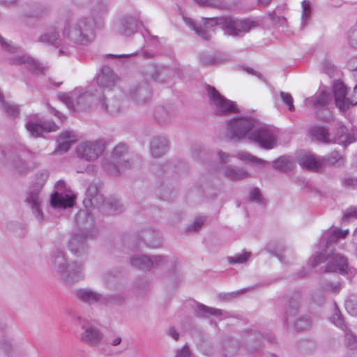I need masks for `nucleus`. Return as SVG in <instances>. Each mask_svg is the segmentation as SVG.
Masks as SVG:
<instances>
[{
	"mask_svg": "<svg viewBox=\"0 0 357 357\" xmlns=\"http://www.w3.org/2000/svg\"><path fill=\"white\" fill-rule=\"evenodd\" d=\"M63 25V36L75 45H86L95 38L94 18L81 17L75 18L72 15L65 14L61 17Z\"/></svg>",
	"mask_w": 357,
	"mask_h": 357,
	"instance_id": "f257e3e1",
	"label": "nucleus"
},
{
	"mask_svg": "<svg viewBox=\"0 0 357 357\" xmlns=\"http://www.w3.org/2000/svg\"><path fill=\"white\" fill-rule=\"evenodd\" d=\"M76 223L80 227L81 232L74 234L68 243L70 252L77 257L84 255L87 250L86 239L94 237L97 229L93 226L91 214L86 210L79 211L75 216Z\"/></svg>",
	"mask_w": 357,
	"mask_h": 357,
	"instance_id": "f03ea898",
	"label": "nucleus"
},
{
	"mask_svg": "<svg viewBox=\"0 0 357 357\" xmlns=\"http://www.w3.org/2000/svg\"><path fill=\"white\" fill-rule=\"evenodd\" d=\"M48 177L49 173L47 171H41L36 173L34 181L30 187L24 201L26 205L31 209L32 214L36 220L40 224L45 220V215L41 208L42 197L40 191Z\"/></svg>",
	"mask_w": 357,
	"mask_h": 357,
	"instance_id": "7ed1b4c3",
	"label": "nucleus"
},
{
	"mask_svg": "<svg viewBox=\"0 0 357 357\" xmlns=\"http://www.w3.org/2000/svg\"><path fill=\"white\" fill-rule=\"evenodd\" d=\"M278 130L266 125L259 124L257 121L253 130L248 135V139L265 150H271L277 146Z\"/></svg>",
	"mask_w": 357,
	"mask_h": 357,
	"instance_id": "20e7f679",
	"label": "nucleus"
},
{
	"mask_svg": "<svg viewBox=\"0 0 357 357\" xmlns=\"http://www.w3.org/2000/svg\"><path fill=\"white\" fill-rule=\"evenodd\" d=\"M211 21L220 24L229 36L241 37L257 26V23L250 20H237L231 17H220Z\"/></svg>",
	"mask_w": 357,
	"mask_h": 357,
	"instance_id": "39448f33",
	"label": "nucleus"
},
{
	"mask_svg": "<svg viewBox=\"0 0 357 357\" xmlns=\"http://www.w3.org/2000/svg\"><path fill=\"white\" fill-rule=\"evenodd\" d=\"M257 121L251 117L238 116L227 122V135L231 139L243 140L253 130Z\"/></svg>",
	"mask_w": 357,
	"mask_h": 357,
	"instance_id": "423d86ee",
	"label": "nucleus"
},
{
	"mask_svg": "<svg viewBox=\"0 0 357 357\" xmlns=\"http://www.w3.org/2000/svg\"><path fill=\"white\" fill-rule=\"evenodd\" d=\"M328 259L329 260L326 266V272H335L341 274L347 273V259L340 254L333 253L331 257H330L329 254L326 256V250H324L317 255H313L310 259L309 263L312 267H315Z\"/></svg>",
	"mask_w": 357,
	"mask_h": 357,
	"instance_id": "0eeeda50",
	"label": "nucleus"
},
{
	"mask_svg": "<svg viewBox=\"0 0 357 357\" xmlns=\"http://www.w3.org/2000/svg\"><path fill=\"white\" fill-rule=\"evenodd\" d=\"M93 94L91 91L82 88H76L70 93H59L57 97L71 110L78 107L85 109L93 102Z\"/></svg>",
	"mask_w": 357,
	"mask_h": 357,
	"instance_id": "6e6552de",
	"label": "nucleus"
},
{
	"mask_svg": "<svg viewBox=\"0 0 357 357\" xmlns=\"http://www.w3.org/2000/svg\"><path fill=\"white\" fill-rule=\"evenodd\" d=\"M102 184L99 182H92L89 184L86 192L84 204L88 206H99L101 204H106L113 212L119 211L120 204L118 200H105L101 194Z\"/></svg>",
	"mask_w": 357,
	"mask_h": 357,
	"instance_id": "1a4fd4ad",
	"label": "nucleus"
},
{
	"mask_svg": "<svg viewBox=\"0 0 357 357\" xmlns=\"http://www.w3.org/2000/svg\"><path fill=\"white\" fill-rule=\"evenodd\" d=\"M142 26L141 14L138 10L126 13L122 15L115 24V29L119 33L130 36L136 33Z\"/></svg>",
	"mask_w": 357,
	"mask_h": 357,
	"instance_id": "9d476101",
	"label": "nucleus"
},
{
	"mask_svg": "<svg viewBox=\"0 0 357 357\" xmlns=\"http://www.w3.org/2000/svg\"><path fill=\"white\" fill-rule=\"evenodd\" d=\"M333 93L335 105L340 112H346L351 106L357 105V84L354 88L352 94L349 96L343 82L337 81L333 85Z\"/></svg>",
	"mask_w": 357,
	"mask_h": 357,
	"instance_id": "9b49d317",
	"label": "nucleus"
},
{
	"mask_svg": "<svg viewBox=\"0 0 357 357\" xmlns=\"http://www.w3.org/2000/svg\"><path fill=\"white\" fill-rule=\"evenodd\" d=\"M11 151L10 165L14 171L19 174H24L29 172L32 167L29 166L28 161L33 159L35 153L22 145H17V148L11 149Z\"/></svg>",
	"mask_w": 357,
	"mask_h": 357,
	"instance_id": "f8f14e48",
	"label": "nucleus"
},
{
	"mask_svg": "<svg viewBox=\"0 0 357 357\" xmlns=\"http://www.w3.org/2000/svg\"><path fill=\"white\" fill-rule=\"evenodd\" d=\"M207 93L209 100L213 105L217 114L222 115L238 112L236 103L222 96L215 87L208 85Z\"/></svg>",
	"mask_w": 357,
	"mask_h": 357,
	"instance_id": "ddd939ff",
	"label": "nucleus"
},
{
	"mask_svg": "<svg viewBox=\"0 0 357 357\" xmlns=\"http://www.w3.org/2000/svg\"><path fill=\"white\" fill-rule=\"evenodd\" d=\"M105 142L102 139L89 141L80 144L77 148L79 158L88 161L96 160L105 150Z\"/></svg>",
	"mask_w": 357,
	"mask_h": 357,
	"instance_id": "4468645a",
	"label": "nucleus"
},
{
	"mask_svg": "<svg viewBox=\"0 0 357 357\" xmlns=\"http://www.w3.org/2000/svg\"><path fill=\"white\" fill-rule=\"evenodd\" d=\"M25 127L29 135L34 138L40 137L44 132H54L59 128L54 121L38 119L36 115L28 118Z\"/></svg>",
	"mask_w": 357,
	"mask_h": 357,
	"instance_id": "2eb2a0df",
	"label": "nucleus"
},
{
	"mask_svg": "<svg viewBox=\"0 0 357 357\" xmlns=\"http://www.w3.org/2000/svg\"><path fill=\"white\" fill-rule=\"evenodd\" d=\"M82 329L79 336L82 342L91 347L98 346L101 343L104 335L100 328L93 325L85 324Z\"/></svg>",
	"mask_w": 357,
	"mask_h": 357,
	"instance_id": "dca6fc26",
	"label": "nucleus"
},
{
	"mask_svg": "<svg viewBox=\"0 0 357 357\" xmlns=\"http://www.w3.org/2000/svg\"><path fill=\"white\" fill-rule=\"evenodd\" d=\"M9 63L13 65L24 64L27 69L35 74H44L45 66L38 61L26 55H15L8 58Z\"/></svg>",
	"mask_w": 357,
	"mask_h": 357,
	"instance_id": "f3484780",
	"label": "nucleus"
},
{
	"mask_svg": "<svg viewBox=\"0 0 357 357\" xmlns=\"http://www.w3.org/2000/svg\"><path fill=\"white\" fill-rule=\"evenodd\" d=\"M83 269L82 264L73 261L67 266L59 277L66 283L71 284L84 278Z\"/></svg>",
	"mask_w": 357,
	"mask_h": 357,
	"instance_id": "a211bd4d",
	"label": "nucleus"
},
{
	"mask_svg": "<svg viewBox=\"0 0 357 357\" xmlns=\"http://www.w3.org/2000/svg\"><path fill=\"white\" fill-rule=\"evenodd\" d=\"M144 74L147 81L154 80L162 83L171 77L172 71L165 67L149 65L144 68Z\"/></svg>",
	"mask_w": 357,
	"mask_h": 357,
	"instance_id": "6ab92c4d",
	"label": "nucleus"
},
{
	"mask_svg": "<svg viewBox=\"0 0 357 357\" xmlns=\"http://www.w3.org/2000/svg\"><path fill=\"white\" fill-rule=\"evenodd\" d=\"M119 81L118 76L109 66H103L96 76V82L100 88L112 89Z\"/></svg>",
	"mask_w": 357,
	"mask_h": 357,
	"instance_id": "aec40b11",
	"label": "nucleus"
},
{
	"mask_svg": "<svg viewBox=\"0 0 357 357\" xmlns=\"http://www.w3.org/2000/svg\"><path fill=\"white\" fill-rule=\"evenodd\" d=\"M75 4L89 9L93 16L105 15L107 12V6L103 0H73Z\"/></svg>",
	"mask_w": 357,
	"mask_h": 357,
	"instance_id": "412c9836",
	"label": "nucleus"
},
{
	"mask_svg": "<svg viewBox=\"0 0 357 357\" xmlns=\"http://www.w3.org/2000/svg\"><path fill=\"white\" fill-rule=\"evenodd\" d=\"M215 17H210V18H204V27H202V26H197L194 20L190 17H187L185 16H183V21L192 30L195 31V33L202 37L203 39L208 40L211 38V33L209 31L206 29L209 27H212L214 25H219L212 21L211 20L214 19Z\"/></svg>",
	"mask_w": 357,
	"mask_h": 357,
	"instance_id": "4be33fe9",
	"label": "nucleus"
},
{
	"mask_svg": "<svg viewBox=\"0 0 357 357\" xmlns=\"http://www.w3.org/2000/svg\"><path fill=\"white\" fill-rule=\"evenodd\" d=\"M75 296L79 300L90 305L97 303H103L107 301L105 296L89 288L77 289Z\"/></svg>",
	"mask_w": 357,
	"mask_h": 357,
	"instance_id": "5701e85b",
	"label": "nucleus"
},
{
	"mask_svg": "<svg viewBox=\"0 0 357 357\" xmlns=\"http://www.w3.org/2000/svg\"><path fill=\"white\" fill-rule=\"evenodd\" d=\"M69 264L65 252L59 249H55L51 255V266L59 276L64 271L67 266Z\"/></svg>",
	"mask_w": 357,
	"mask_h": 357,
	"instance_id": "b1692460",
	"label": "nucleus"
},
{
	"mask_svg": "<svg viewBox=\"0 0 357 357\" xmlns=\"http://www.w3.org/2000/svg\"><path fill=\"white\" fill-rule=\"evenodd\" d=\"M50 204L54 208H66L73 206L74 198L71 195L56 191L51 195Z\"/></svg>",
	"mask_w": 357,
	"mask_h": 357,
	"instance_id": "393cba45",
	"label": "nucleus"
},
{
	"mask_svg": "<svg viewBox=\"0 0 357 357\" xmlns=\"http://www.w3.org/2000/svg\"><path fill=\"white\" fill-rule=\"evenodd\" d=\"M348 233L349 229L342 230L340 228H335L331 231L324 233L321 238L320 243L328 248L336 243L339 238H345Z\"/></svg>",
	"mask_w": 357,
	"mask_h": 357,
	"instance_id": "a878e982",
	"label": "nucleus"
},
{
	"mask_svg": "<svg viewBox=\"0 0 357 357\" xmlns=\"http://www.w3.org/2000/svg\"><path fill=\"white\" fill-rule=\"evenodd\" d=\"M98 103L103 111L111 115L116 114L121 111V102L116 98L107 100L105 96H101L98 98Z\"/></svg>",
	"mask_w": 357,
	"mask_h": 357,
	"instance_id": "bb28decb",
	"label": "nucleus"
},
{
	"mask_svg": "<svg viewBox=\"0 0 357 357\" xmlns=\"http://www.w3.org/2000/svg\"><path fill=\"white\" fill-rule=\"evenodd\" d=\"M331 139L332 143L338 144L344 147L355 141L354 135L348 132L347 128L343 125H340L337 128L335 137Z\"/></svg>",
	"mask_w": 357,
	"mask_h": 357,
	"instance_id": "cd10ccee",
	"label": "nucleus"
},
{
	"mask_svg": "<svg viewBox=\"0 0 357 357\" xmlns=\"http://www.w3.org/2000/svg\"><path fill=\"white\" fill-rule=\"evenodd\" d=\"M168 149V141L165 137H154L151 142V153L154 158L162 156Z\"/></svg>",
	"mask_w": 357,
	"mask_h": 357,
	"instance_id": "c85d7f7f",
	"label": "nucleus"
},
{
	"mask_svg": "<svg viewBox=\"0 0 357 357\" xmlns=\"http://www.w3.org/2000/svg\"><path fill=\"white\" fill-rule=\"evenodd\" d=\"M301 305V296L296 295L291 298L284 317V323L288 326L289 322L298 314Z\"/></svg>",
	"mask_w": 357,
	"mask_h": 357,
	"instance_id": "c756f323",
	"label": "nucleus"
},
{
	"mask_svg": "<svg viewBox=\"0 0 357 357\" xmlns=\"http://www.w3.org/2000/svg\"><path fill=\"white\" fill-rule=\"evenodd\" d=\"M141 238L147 247L158 248L162 245L160 234L153 229H146L142 232Z\"/></svg>",
	"mask_w": 357,
	"mask_h": 357,
	"instance_id": "7c9ffc66",
	"label": "nucleus"
},
{
	"mask_svg": "<svg viewBox=\"0 0 357 357\" xmlns=\"http://www.w3.org/2000/svg\"><path fill=\"white\" fill-rule=\"evenodd\" d=\"M132 266L147 272L151 271V259L149 255L136 254L130 258Z\"/></svg>",
	"mask_w": 357,
	"mask_h": 357,
	"instance_id": "2f4dec72",
	"label": "nucleus"
},
{
	"mask_svg": "<svg viewBox=\"0 0 357 357\" xmlns=\"http://www.w3.org/2000/svg\"><path fill=\"white\" fill-rule=\"evenodd\" d=\"M39 43L59 47L62 45V40L57 31L52 30L40 36L38 38Z\"/></svg>",
	"mask_w": 357,
	"mask_h": 357,
	"instance_id": "473e14b6",
	"label": "nucleus"
},
{
	"mask_svg": "<svg viewBox=\"0 0 357 357\" xmlns=\"http://www.w3.org/2000/svg\"><path fill=\"white\" fill-rule=\"evenodd\" d=\"M73 133L69 131L61 132L57 139L56 151L60 154L64 153L69 150L73 144L75 142V139H72Z\"/></svg>",
	"mask_w": 357,
	"mask_h": 357,
	"instance_id": "72a5a7b5",
	"label": "nucleus"
},
{
	"mask_svg": "<svg viewBox=\"0 0 357 357\" xmlns=\"http://www.w3.org/2000/svg\"><path fill=\"white\" fill-rule=\"evenodd\" d=\"M311 136L316 140L325 143H332V139L331 138V134L328 130L323 126H316L311 128L310 130Z\"/></svg>",
	"mask_w": 357,
	"mask_h": 357,
	"instance_id": "f704fd0d",
	"label": "nucleus"
},
{
	"mask_svg": "<svg viewBox=\"0 0 357 357\" xmlns=\"http://www.w3.org/2000/svg\"><path fill=\"white\" fill-rule=\"evenodd\" d=\"M0 107L10 118L15 119L20 115V109L17 105L6 101L3 94L0 91Z\"/></svg>",
	"mask_w": 357,
	"mask_h": 357,
	"instance_id": "c9c22d12",
	"label": "nucleus"
},
{
	"mask_svg": "<svg viewBox=\"0 0 357 357\" xmlns=\"http://www.w3.org/2000/svg\"><path fill=\"white\" fill-rule=\"evenodd\" d=\"M150 89L146 85L138 86L132 89L131 96L138 103H145L150 97Z\"/></svg>",
	"mask_w": 357,
	"mask_h": 357,
	"instance_id": "e433bc0d",
	"label": "nucleus"
},
{
	"mask_svg": "<svg viewBox=\"0 0 357 357\" xmlns=\"http://www.w3.org/2000/svg\"><path fill=\"white\" fill-rule=\"evenodd\" d=\"M151 270L152 268H160L164 267L167 263L170 262L175 266L177 260L175 257H170L164 255H151Z\"/></svg>",
	"mask_w": 357,
	"mask_h": 357,
	"instance_id": "4c0bfd02",
	"label": "nucleus"
},
{
	"mask_svg": "<svg viewBox=\"0 0 357 357\" xmlns=\"http://www.w3.org/2000/svg\"><path fill=\"white\" fill-rule=\"evenodd\" d=\"M225 175L230 180L237 181L250 177V174L243 168L226 167Z\"/></svg>",
	"mask_w": 357,
	"mask_h": 357,
	"instance_id": "58836bf2",
	"label": "nucleus"
},
{
	"mask_svg": "<svg viewBox=\"0 0 357 357\" xmlns=\"http://www.w3.org/2000/svg\"><path fill=\"white\" fill-rule=\"evenodd\" d=\"M331 97L329 93L323 91L320 94L312 98H307L306 100L307 104L312 103L313 107L316 109L326 107L331 100Z\"/></svg>",
	"mask_w": 357,
	"mask_h": 357,
	"instance_id": "ea45409f",
	"label": "nucleus"
},
{
	"mask_svg": "<svg viewBox=\"0 0 357 357\" xmlns=\"http://www.w3.org/2000/svg\"><path fill=\"white\" fill-rule=\"evenodd\" d=\"M173 116V111L165 107H158L155 111V118L158 123L165 125L170 122Z\"/></svg>",
	"mask_w": 357,
	"mask_h": 357,
	"instance_id": "a19ab883",
	"label": "nucleus"
},
{
	"mask_svg": "<svg viewBox=\"0 0 357 357\" xmlns=\"http://www.w3.org/2000/svg\"><path fill=\"white\" fill-rule=\"evenodd\" d=\"M236 158L241 160L252 164L256 167H264L267 164H268V162L259 158H257V156H255L248 152L238 153L236 155Z\"/></svg>",
	"mask_w": 357,
	"mask_h": 357,
	"instance_id": "79ce46f5",
	"label": "nucleus"
},
{
	"mask_svg": "<svg viewBox=\"0 0 357 357\" xmlns=\"http://www.w3.org/2000/svg\"><path fill=\"white\" fill-rule=\"evenodd\" d=\"M103 167L110 174L117 176L120 174L121 168L123 169V167H130V164L128 161L126 160L119 164H116L113 161L105 160L103 162Z\"/></svg>",
	"mask_w": 357,
	"mask_h": 357,
	"instance_id": "37998d69",
	"label": "nucleus"
},
{
	"mask_svg": "<svg viewBox=\"0 0 357 357\" xmlns=\"http://www.w3.org/2000/svg\"><path fill=\"white\" fill-rule=\"evenodd\" d=\"M299 163L307 169L312 171H318L323 166L321 158L317 160L312 155H306L303 157L300 160Z\"/></svg>",
	"mask_w": 357,
	"mask_h": 357,
	"instance_id": "c03bdc74",
	"label": "nucleus"
},
{
	"mask_svg": "<svg viewBox=\"0 0 357 357\" xmlns=\"http://www.w3.org/2000/svg\"><path fill=\"white\" fill-rule=\"evenodd\" d=\"M196 314L199 317H208L209 314L215 317L222 315V310L214 307L206 306L202 303H198L196 307Z\"/></svg>",
	"mask_w": 357,
	"mask_h": 357,
	"instance_id": "a18cd8bd",
	"label": "nucleus"
},
{
	"mask_svg": "<svg viewBox=\"0 0 357 357\" xmlns=\"http://www.w3.org/2000/svg\"><path fill=\"white\" fill-rule=\"evenodd\" d=\"M273 167L280 172H287L292 168V160L291 157L282 155L273 161Z\"/></svg>",
	"mask_w": 357,
	"mask_h": 357,
	"instance_id": "49530a36",
	"label": "nucleus"
},
{
	"mask_svg": "<svg viewBox=\"0 0 357 357\" xmlns=\"http://www.w3.org/2000/svg\"><path fill=\"white\" fill-rule=\"evenodd\" d=\"M323 165H333L338 163L339 166L344 164V157L338 151H333L328 155L321 158Z\"/></svg>",
	"mask_w": 357,
	"mask_h": 357,
	"instance_id": "de8ad7c7",
	"label": "nucleus"
},
{
	"mask_svg": "<svg viewBox=\"0 0 357 357\" xmlns=\"http://www.w3.org/2000/svg\"><path fill=\"white\" fill-rule=\"evenodd\" d=\"M222 59L215 54L202 53L199 55V62L204 66H213L222 63Z\"/></svg>",
	"mask_w": 357,
	"mask_h": 357,
	"instance_id": "09e8293b",
	"label": "nucleus"
},
{
	"mask_svg": "<svg viewBox=\"0 0 357 357\" xmlns=\"http://www.w3.org/2000/svg\"><path fill=\"white\" fill-rule=\"evenodd\" d=\"M17 145L6 146L0 149V163L3 165H9L12 161L11 149H16Z\"/></svg>",
	"mask_w": 357,
	"mask_h": 357,
	"instance_id": "8fccbe9b",
	"label": "nucleus"
},
{
	"mask_svg": "<svg viewBox=\"0 0 357 357\" xmlns=\"http://www.w3.org/2000/svg\"><path fill=\"white\" fill-rule=\"evenodd\" d=\"M344 333V342L350 349H357V335L354 334L351 330L347 327L343 330Z\"/></svg>",
	"mask_w": 357,
	"mask_h": 357,
	"instance_id": "3c124183",
	"label": "nucleus"
},
{
	"mask_svg": "<svg viewBox=\"0 0 357 357\" xmlns=\"http://www.w3.org/2000/svg\"><path fill=\"white\" fill-rule=\"evenodd\" d=\"M331 321L337 327L340 328L342 331L344 330L347 327H348L344 321L342 315L336 305V304L334 305V312L333 315L331 316Z\"/></svg>",
	"mask_w": 357,
	"mask_h": 357,
	"instance_id": "603ef678",
	"label": "nucleus"
},
{
	"mask_svg": "<svg viewBox=\"0 0 357 357\" xmlns=\"http://www.w3.org/2000/svg\"><path fill=\"white\" fill-rule=\"evenodd\" d=\"M312 321L307 317H300L294 321V327L297 331H306L311 327Z\"/></svg>",
	"mask_w": 357,
	"mask_h": 357,
	"instance_id": "864d4df0",
	"label": "nucleus"
},
{
	"mask_svg": "<svg viewBox=\"0 0 357 357\" xmlns=\"http://www.w3.org/2000/svg\"><path fill=\"white\" fill-rule=\"evenodd\" d=\"M250 255H251V252H244L241 254H236L234 257H228L227 261L231 264H243L247 261V260L250 257Z\"/></svg>",
	"mask_w": 357,
	"mask_h": 357,
	"instance_id": "5fc2aeb1",
	"label": "nucleus"
},
{
	"mask_svg": "<svg viewBox=\"0 0 357 357\" xmlns=\"http://www.w3.org/2000/svg\"><path fill=\"white\" fill-rule=\"evenodd\" d=\"M50 13V8L44 5H36L32 11L27 15L30 17H40Z\"/></svg>",
	"mask_w": 357,
	"mask_h": 357,
	"instance_id": "6e6d98bb",
	"label": "nucleus"
},
{
	"mask_svg": "<svg viewBox=\"0 0 357 357\" xmlns=\"http://www.w3.org/2000/svg\"><path fill=\"white\" fill-rule=\"evenodd\" d=\"M302 23L303 25L307 24V20L311 15L310 2L308 0H303L302 1Z\"/></svg>",
	"mask_w": 357,
	"mask_h": 357,
	"instance_id": "4d7b16f0",
	"label": "nucleus"
},
{
	"mask_svg": "<svg viewBox=\"0 0 357 357\" xmlns=\"http://www.w3.org/2000/svg\"><path fill=\"white\" fill-rule=\"evenodd\" d=\"M346 309L349 314L357 316V296H351L346 301Z\"/></svg>",
	"mask_w": 357,
	"mask_h": 357,
	"instance_id": "13d9d810",
	"label": "nucleus"
},
{
	"mask_svg": "<svg viewBox=\"0 0 357 357\" xmlns=\"http://www.w3.org/2000/svg\"><path fill=\"white\" fill-rule=\"evenodd\" d=\"M128 151L127 146L125 144L116 145L112 151V157L114 160H118L122 157Z\"/></svg>",
	"mask_w": 357,
	"mask_h": 357,
	"instance_id": "bf43d9fd",
	"label": "nucleus"
},
{
	"mask_svg": "<svg viewBox=\"0 0 357 357\" xmlns=\"http://www.w3.org/2000/svg\"><path fill=\"white\" fill-rule=\"evenodd\" d=\"M280 96L282 102L288 107L289 110L294 111V99L291 95L287 92L280 91Z\"/></svg>",
	"mask_w": 357,
	"mask_h": 357,
	"instance_id": "052dcab7",
	"label": "nucleus"
},
{
	"mask_svg": "<svg viewBox=\"0 0 357 357\" xmlns=\"http://www.w3.org/2000/svg\"><path fill=\"white\" fill-rule=\"evenodd\" d=\"M0 44L3 50L10 53H17L20 51V48L13 45L10 41H6L2 36H0Z\"/></svg>",
	"mask_w": 357,
	"mask_h": 357,
	"instance_id": "680f3d73",
	"label": "nucleus"
},
{
	"mask_svg": "<svg viewBox=\"0 0 357 357\" xmlns=\"http://www.w3.org/2000/svg\"><path fill=\"white\" fill-rule=\"evenodd\" d=\"M321 289L323 291H331L333 293H337L341 289V284L338 282L331 283L329 282L321 283Z\"/></svg>",
	"mask_w": 357,
	"mask_h": 357,
	"instance_id": "e2e57ef3",
	"label": "nucleus"
},
{
	"mask_svg": "<svg viewBox=\"0 0 357 357\" xmlns=\"http://www.w3.org/2000/svg\"><path fill=\"white\" fill-rule=\"evenodd\" d=\"M205 220L206 219L203 217L196 218L194 222L190 225H188V231H198L203 225L204 222H205Z\"/></svg>",
	"mask_w": 357,
	"mask_h": 357,
	"instance_id": "0e129e2a",
	"label": "nucleus"
},
{
	"mask_svg": "<svg viewBox=\"0 0 357 357\" xmlns=\"http://www.w3.org/2000/svg\"><path fill=\"white\" fill-rule=\"evenodd\" d=\"M249 199L252 202L260 203L261 201V194L258 188H255L249 193Z\"/></svg>",
	"mask_w": 357,
	"mask_h": 357,
	"instance_id": "69168bd1",
	"label": "nucleus"
},
{
	"mask_svg": "<svg viewBox=\"0 0 357 357\" xmlns=\"http://www.w3.org/2000/svg\"><path fill=\"white\" fill-rule=\"evenodd\" d=\"M310 300L317 304H321L324 301V296L321 291H313L310 296Z\"/></svg>",
	"mask_w": 357,
	"mask_h": 357,
	"instance_id": "338daca9",
	"label": "nucleus"
},
{
	"mask_svg": "<svg viewBox=\"0 0 357 357\" xmlns=\"http://www.w3.org/2000/svg\"><path fill=\"white\" fill-rule=\"evenodd\" d=\"M176 357H193L189 349V347L185 344L182 349H178Z\"/></svg>",
	"mask_w": 357,
	"mask_h": 357,
	"instance_id": "774afa93",
	"label": "nucleus"
}]
</instances>
